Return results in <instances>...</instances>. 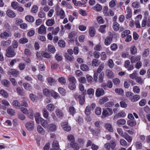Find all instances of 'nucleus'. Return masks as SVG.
I'll list each match as a JSON object with an SVG mask.
<instances>
[{
  "label": "nucleus",
  "mask_w": 150,
  "mask_h": 150,
  "mask_svg": "<svg viewBox=\"0 0 150 150\" xmlns=\"http://www.w3.org/2000/svg\"><path fill=\"white\" fill-rule=\"evenodd\" d=\"M91 109L89 105L86 106L85 110V113L86 116H89L91 113Z\"/></svg>",
  "instance_id": "nucleus-30"
},
{
  "label": "nucleus",
  "mask_w": 150,
  "mask_h": 150,
  "mask_svg": "<svg viewBox=\"0 0 150 150\" xmlns=\"http://www.w3.org/2000/svg\"><path fill=\"white\" fill-rule=\"evenodd\" d=\"M141 57L140 55H138L136 57H132L130 58L131 63L133 64L136 62H139L141 59Z\"/></svg>",
  "instance_id": "nucleus-13"
},
{
  "label": "nucleus",
  "mask_w": 150,
  "mask_h": 150,
  "mask_svg": "<svg viewBox=\"0 0 150 150\" xmlns=\"http://www.w3.org/2000/svg\"><path fill=\"white\" fill-rule=\"evenodd\" d=\"M70 145L71 147L74 149V150H79L80 149V147L78 146V144L75 143V142H71Z\"/></svg>",
  "instance_id": "nucleus-17"
},
{
  "label": "nucleus",
  "mask_w": 150,
  "mask_h": 150,
  "mask_svg": "<svg viewBox=\"0 0 150 150\" xmlns=\"http://www.w3.org/2000/svg\"><path fill=\"white\" fill-rule=\"evenodd\" d=\"M48 51L52 53H54L55 52V49L54 47L52 45H50L48 46Z\"/></svg>",
  "instance_id": "nucleus-44"
},
{
  "label": "nucleus",
  "mask_w": 150,
  "mask_h": 150,
  "mask_svg": "<svg viewBox=\"0 0 150 150\" xmlns=\"http://www.w3.org/2000/svg\"><path fill=\"white\" fill-rule=\"evenodd\" d=\"M15 54L16 53L15 52L13 48L11 46L8 47L7 51L6 56L8 57H14Z\"/></svg>",
  "instance_id": "nucleus-4"
},
{
  "label": "nucleus",
  "mask_w": 150,
  "mask_h": 150,
  "mask_svg": "<svg viewBox=\"0 0 150 150\" xmlns=\"http://www.w3.org/2000/svg\"><path fill=\"white\" fill-rule=\"evenodd\" d=\"M87 93L90 96L89 97L91 98L92 96L94 95V90L93 88H90L87 90Z\"/></svg>",
  "instance_id": "nucleus-51"
},
{
  "label": "nucleus",
  "mask_w": 150,
  "mask_h": 150,
  "mask_svg": "<svg viewBox=\"0 0 150 150\" xmlns=\"http://www.w3.org/2000/svg\"><path fill=\"white\" fill-rule=\"evenodd\" d=\"M18 4L16 1H13L11 3V6L14 9H16L18 8Z\"/></svg>",
  "instance_id": "nucleus-61"
},
{
  "label": "nucleus",
  "mask_w": 150,
  "mask_h": 150,
  "mask_svg": "<svg viewBox=\"0 0 150 150\" xmlns=\"http://www.w3.org/2000/svg\"><path fill=\"white\" fill-rule=\"evenodd\" d=\"M7 111L8 113L11 116L14 115L15 113V110L11 108L8 109Z\"/></svg>",
  "instance_id": "nucleus-59"
},
{
  "label": "nucleus",
  "mask_w": 150,
  "mask_h": 150,
  "mask_svg": "<svg viewBox=\"0 0 150 150\" xmlns=\"http://www.w3.org/2000/svg\"><path fill=\"white\" fill-rule=\"evenodd\" d=\"M105 127L106 129L110 132H113V128L112 125L108 123L105 125Z\"/></svg>",
  "instance_id": "nucleus-41"
},
{
  "label": "nucleus",
  "mask_w": 150,
  "mask_h": 150,
  "mask_svg": "<svg viewBox=\"0 0 150 150\" xmlns=\"http://www.w3.org/2000/svg\"><path fill=\"white\" fill-rule=\"evenodd\" d=\"M123 137L126 139L129 142H131L132 141V137L126 133L125 134Z\"/></svg>",
  "instance_id": "nucleus-31"
},
{
  "label": "nucleus",
  "mask_w": 150,
  "mask_h": 150,
  "mask_svg": "<svg viewBox=\"0 0 150 150\" xmlns=\"http://www.w3.org/2000/svg\"><path fill=\"white\" fill-rule=\"evenodd\" d=\"M105 93L104 91L101 88H97L96 92V95L97 97H99L103 95Z\"/></svg>",
  "instance_id": "nucleus-9"
},
{
  "label": "nucleus",
  "mask_w": 150,
  "mask_h": 150,
  "mask_svg": "<svg viewBox=\"0 0 150 150\" xmlns=\"http://www.w3.org/2000/svg\"><path fill=\"white\" fill-rule=\"evenodd\" d=\"M113 114L112 109L107 108L105 109H103L101 117L103 118H105L106 117L111 115Z\"/></svg>",
  "instance_id": "nucleus-2"
},
{
  "label": "nucleus",
  "mask_w": 150,
  "mask_h": 150,
  "mask_svg": "<svg viewBox=\"0 0 150 150\" xmlns=\"http://www.w3.org/2000/svg\"><path fill=\"white\" fill-rule=\"evenodd\" d=\"M48 83L51 86H53L56 84V81L54 79L51 77H48L47 78Z\"/></svg>",
  "instance_id": "nucleus-26"
},
{
  "label": "nucleus",
  "mask_w": 150,
  "mask_h": 150,
  "mask_svg": "<svg viewBox=\"0 0 150 150\" xmlns=\"http://www.w3.org/2000/svg\"><path fill=\"white\" fill-rule=\"evenodd\" d=\"M25 127L27 129L28 131L33 130L34 128V122L31 121L27 122L25 125Z\"/></svg>",
  "instance_id": "nucleus-5"
},
{
  "label": "nucleus",
  "mask_w": 150,
  "mask_h": 150,
  "mask_svg": "<svg viewBox=\"0 0 150 150\" xmlns=\"http://www.w3.org/2000/svg\"><path fill=\"white\" fill-rule=\"evenodd\" d=\"M40 123L42 126L45 128L47 127L48 123L47 121L42 118H40Z\"/></svg>",
  "instance_id": "nucleus-19"
},
{
  "label": "nucleus",
  "mask_w": 150,
  "mask_h": 150,
  "mask_svg": "<svg viewBox=\"0 0 150 150\" xmlns=\"http://www.w3.org/2000/svg\"><path fill=\"white\" fill-rule=\"evenodd\" d=\"M106 27V25H101L99 29V31L102 33H104L105 31V28Z\"/></svg>",
  "instance_id": "nucleus-57"
},
{
  "label": "nucleus",
  "mask_w": 150,
  "mask_h": 150,
  "mask_svg": "<svg viewBox=\"0 0 150 150\" xmlns=\"http://www.w3.org/2000/svg\"><path fill=\"white\" fill-rule=\"evenodd\" d=\"M86 94L85 91H83L81 95H78L77 93L75 94L74 97L76 100H78L79 104L83 105L85 101V95Z\"/></svg>",
  "instance_id": "nucleus-1"
},
{
  "label": "nucleus",
  "mask_w": 150,
  "mask_h": 150,
  "mask_svg": "<svg viewBox=\"0 0 150 150\" xmlns=\"http://www.w3.org/2000/svg\"><path fill=\"white\" fill-rule=\"evenodd\" d=\"M103 12L105 16H113L114 15V12L111 9H108L107 6H105L103 7Z\"/></svg>",
  "instance_id": "nucleus-3"
},
{
  "label": "nucleus",
  "mask_w": 150,
  "mask_h": 150,
  "mask_svg": "<svg viewBox=\"0 0 150 150\" xmlns=\"http://www.w3.org/2000/svg\"><path fill=\"white\" fill-rule=\"evenodd\" d=\"M89 33L91 37H93L95 35L96 32L94 27H90L89 28Z\"/></svg>",
  "instance_id": "nucleus-27"
},
{
  "label": "nucleus",
  "mask_w": 150,
  "mask_h": 150,
  "mask_svg": "<svg viewBox=\"0 0 150 150\" xmlns=\"http://www.w3.org/2000/svg\"><path fill=\"white\" fill-rule=\"evenodd\" d=\"M58 44L61 47H64L65 46L66 43L64 41L60 40L58 42Z\"/></svg>",
  "instance_id": "nucleus-55"
},
{
  "label": "nucleus",
  "mask_w": 150,
  "mask_h": 150,
  "mask_svg": "<svg viewBox=\"0 0 150 150\" xmlns=\"http://www.w3.org/2000/svg\"><path fill=\"white\" fill-rule=\"evenodd\" d=\"M68 79L69 81L70 82V83L75 84L76 82V79L74 76H70Z\"/></svg>",
  "instance_id": "nucleus-62"
},
{
  "label": "nucleus",
  "mask_w": 150,
  "mask_h": 150,
  "mask_svg": "<svg viewBox=\"0 0 150 150\" xmlns=\"http://www.w3.org/2000/svg\"><path fill=\"white\" fill-rule=\"evenodd\" d=\"M56 114L57 117H62L63 116V114L61 110L59 109H57L56 111Z\"/></svg>",
  "instance_id": "nucleus-48"
},
{
  "label": "nucleus",
  "mask_w": 150,
  "mask_h": 150,
  "mask_svg": "<svg viewBox=\"0 0 150 150\" xmlns=\"http://www.w3.org/2000/svg\"><path fill=\"white\" fill-rule=\"evenodd\" d=\"M105 75L108 78L112 79L114 77V74L112 71L109 69H107L105 72Z\"/></svg>",
  "instance_id": "nucleus-8"
},
{
  "label": "nucleus",
  "mask_w": 150,
  "mask_h": 150,
  "mask_svg": "<svg viewBox=\"0 0 150 150\" xmlns=\"http://www.w3.org/2000/svg\"><path fill=\"white\" fill-rule=\"evenodd\" d=\"M92 65L93 66H98L100 64L98 60L96 59H93L92 61Z\"/></svg>",
  "instance_id": "nucleus-53"
},
{
  "label": "nucleus",
  "mask_w": 150,
  "mask_h": 150,
  "mask_svg": "<svg viewBox=\"0 0 150 150\" xmlns=\"http://www.w3.org/2000/svg\"><path fill=\"white\" fill-rule=\"evenodd\" d=\"M134 145L137 149H142V145L139 141H137L134 143Z\"/></svg>",
  "instance_id": "nucleus-23"
},
{
  "label": "nucleus",
  "mask_w": 150,
  "mask_h": 150,
  "mask_svg": "<svg viewBox=\"0 0 150 150\" xmlns=\"http://www.w3.org/2000/svg\"><path fill=\"white\" fill-rule=\"evenodd\" d=\"M8 74L9 75H11L14 76H16L18 75V72L15 69H12L8 71Z\"/></svg>",
  "instance_id": "nucleus-14"
},
{
  "label": "nucleus",
  "mask_w": 150,
  "mask_h": 150,
  "mask_svg": "<svg viewBox=\"0 0 150 150\" xmlns=\"http://www.w3.org/2000/svg\"><path fill=\"white\" fill-rule=\"evenodd\" d=\"M42 112L44 117L48 119L49 116V112L45 108L43 109L42 110Z\"/></svg>",
  "instance_id": "nucleus-35"
},
{
  "label": "nucleus",
  "mask_w": 150,
  "mask_h": 150,
  "mask_svg": "<svg viewBox=\"0 0 150 150\" xmlns=\"http://www.w3.org/2000/svg\"><path fill=\"white\" fill-rule=\"evenodd\" d=\"M149 51L148 49H145L142 54L143 57H147L149 54Z\"/></svg>",
  "instance_id": "nucleus-56"
},
{
  "label": "nucleus",
  "mask_w": 150,
  "mask_h": 150,
  "mask_svg": "<svg viewBox=\"0 0 150 150\" xmlns=\"http://www.w3.org/2000/svg\"><path fill=\"white\" fill-rule=\"evenodd\" d=\"M11 42V40H8L6 41H3L1 42V45L2 46L7 47L10 44Z\"/></svg>",
  "instance_id": "nucleus-33"
},
{
  "label": "nucleus",
  "mask_w": 150,
  "mask_h": 150,
  "mask_svg": "<svg viewBox=\"0 0 150 150\" xmlns=\"http://www.w3.org/2000/svg\"><path fill=\"white\" fill-rule=\"evenodd\" d=\"M127 124L130 126H133L136 125V122L134 120H129L127 121Z\"/></svg>",
  "instance_id": "nucleus-50"
},
{
  "label": "nucleus",
  "mask_w": 150,
  "mask_h": 150,
  "mask_svg": "<svg viewBox=\"0 0 150 150\" xmlns=\"http://www.w3.org/2000/svg\"><path fill=\"white\" fill-rule=\"evenodd\" d=\"M126 123V121L124 119H120L117 121V125L120 126L121 125H125Z\"/></svg>",
  "instance_id": "nucleus-32"
},
{
  "label": "nucleus",
  "mask_w": 150,
  "mask_h": 150,
  "mask_svg": "<svg viewBox=\"0 0 150 150\" xmlns=\"http://www.w3.org/2000/svg\"><path fill=\"white\" fill-rule=\"evenodd\" d=\"M50 94H51V96L55 99H57L59 97L58 94L53 91H51Z\"/></svg>",
  "instance_id": "nucleus-46"
},
{
  "label": "nucleus",
  "mask_w": 150,
  "mask_h": 150,
  "mask_svg": "<svg viewBox=\"0 0 150 150\" xmlns=\"http://www.w3.org/2000/svg\"><path fill=\"white\" fill-rule=\"evenodd\" d=\"M38 32L40 34H45L46 33L45 27L44 25H41L38 28Z\"/></svg>",
  "instance_id": "nucleus-12"
},
{
  "label": "nucleus",
  "mask_w": 150,
  "mask_h": 150,
  "mask_svg": "<svg viewBox=\"0 0 150 150\" xmlns=\"http://www.w3.org/2000/svg\"><path fill=\"white\" fill-rule=\"evenodd\" d=\"M126 115L125 113L124 112H120L116 114L114 117V119H116L120 117H123Z\"/></svg>",
  "instance_id": "nucleus-18"
},
{
  "label": "nucleus",
  "mask_w": 150,
  "mask_h": 150,
  "mask_svg": "<svg viewBox=\"0 0 150 150\" xmlns=\"http://www.w3.org/2000/svg\"><path fill=\"white\" fill-rule=\"evenodd\" d=\"M47 129L49 132H54L56 130L57 126L54 124L50 123L48 125Z\"/></svg>",
  "instance_id": "nucleus-6"
},
{
  "label": "nucleus",
  "mask_w": 150,
  "mask_h": 150,
  "mask_svg": "<svg viewBox=\"0 0 150 150\" xmlns=\"http://www.w3.org/2000/svg\"><path fill=\"white\" fill-rule=\"evenodd\" d=\"M130 33V31L129 30H126L124 31L121 34V37L124 38L126 36L128 35Z\"/></svg>",
  "instance_id": "nucleus-60"
},
{
  "label": "nucleus",
  "mask_w": 150,
  "mask_h": 150,
  "mask_svg": "<svg viewBox=\"0 0 150 150\" xmlns=\"http://www.w3.org/2000/svg\"><path fill=\"white\" fill-rule=\"evenodd\" d=\"M28 99L25 98H23V100L21 101V103L22 105L21 106H23L25 107L28 106Z\"/></svg>",
  "instance_id": "nucleus-21"
},
{
  "label": "nucleus",
  "mask_w": 150,
  "mask_h": 150,
  "mask_svg": "<svg viewBox=\"0 0 150 150\" xmlns=\"http://www.w3.org/2000/svg\"><path fill=\"white\" fill-rule=\"evenodd\" d=\"M112 38L110 36H107L104 40V44L106 46L109 45L111 43Z\"/></svg>",
  "instance_id": "nucleus-15"
},
{
  "label": "nucleus",
  "mask_w": 150,
  "mask_h": 150,
  "mask_svg": "<svg viewBox=\"0 0 150 150\" xmlns=\"http://www.w3.org/2000/svg\"><path fill=\"white\" fill-rule=\"evenodd\" d=\"M0 93L5 98H7L9 96V95L7 92L4 89H1L0 91Z\"/></svg>",
  "instance_id": "nucleus-25"
},
{
  "label": "nucleus",
  "mask_w": 150,
  "mask_h": 150,
  "mask_svg": "<svg viewBox=\"0 0 150 150\" xmlns=\"http://www.w3.org/2000/svg\"><path fill=\"white\" fill-rule=\"evenodd\" d=\"M81 69L84 71H87L89 70L88 66L85 64H82L80 66Z\"/></svg>",
  "instance_id": "nucleus-45"
},
{
  "label": "nucleus",
  "mask_w": 150,
  "mask_h": 150,
  "mask_svg": "<svg viewBox=\"0 0 150 150\" xmlns=\"http://www.w3.org/2000/svg\"><path fill=\"white\" fill-rule=\"evenodd\" d=\"M58 81L62 84L64 85L66 83L65 78L63 77H60L58 79Z\"/></svg>",
  "instance_id": "nucleus-47"
},
{
  "label": "nucleus",
  "mask_w": 150,
  "mask_h": 150,
  "mask_svg": "<svg viewBox=\"0 0 150 150\" xmlns=\"http://www.w3.org/2000/svg\"><path fill=\"white\" fill-rule=\"evenodd\" d=\"M23 86L24 88L27 90H29L31 89V85L28 83H24L23 84Z\"/></svg>",
  "instance_id": "nucleus-58"
},
{
  "label": "nucleus",
  "mask_w": 150,
  "mask_h": 150,
  "mask_svg": "<svg viewBox=\"0 0 150 150\" xmlns=\"http://www.w3.org/2000/svg\"><path fill=\"white\" fill-rule=\"evenodd\" d=\"M110 148L112 150L114 149L116 146V142L115 140H111L110 142Z\"/></svg>",
  "instance_id": "nucleus-38"
},
{
  "label": "nucleus",
  "mask_w": 150,
  "mask_h": 150,
  "mask_svg": "<svg viewBox=\"0 0 150 150\" xmlns=\"http://www.w3.org/2000/svg\"><path fill=\"white\" fill-rule=\"evenodd\" d=\"M53 148L56 150H58L59 149V145L58 142L57 141H54L52 144Z\"/></svg>",
  "instance_id": "nucleus-36"
},
{
  "label": "nucleus",
  "mask_w": 150,
  "mask_h": 150,
  "mask_svg": "<svg viewBox=\"0 0 150 150\" xmlns=\"http://www.w3.org/2000/svg\"><path fill=\"white\" fill-rule=\"evenodd\" d=\"M61 126L65 131L68 132L71 130V127L69 125L68 122H62L61 123Z\"/></svg>",
  "instance_id": "nucleus-7"
},
{
  "label": "nucleus",
  "mask_w": 150,
  "mask_h": 150,
  "mask_svg": "<svg viewBox=\"0 0 150 150\" xmlns=\"http://www.w3.org/2000/svg\"><path fill=\"white\" fill-rule=\"evenodd\" d=\"M64 56L66 59L70 62L73 61L74 59V57L72 55H70L68 54H65Z\"/></svg>",
  "instance_id": "nucleus-29"
},
{
  "label": "nucleus",
  "mask_w": 150,
  "mask_h": 150,
  "mask_svg": "<svg viewBox=\"0 0 150 150\" xmlns=\"http://www.w3.org/2000/svg\"><path fill=\"white\" fill-rule=\"evenodd\" d=\"M54 106L52 104H48L46 106L47 109L50 111H53L54 109Z\"/></svg>",
  "instance_id": "nucleus-42"
},
{
  "label": "nucleus",
  "mask_w": 150,
  "mask_h": 150,
  "mask_svg": "<svg viewBox=\"0 0 150 150\" xmlns=\"http://www.w3.org/2000/svg\"><path fill=\"white\" fill-rule=\"evenodd\" d=\"M104 65L103 64H101L99 66L96 72L98 73H100L104 68Z\"/></svg>",
  "instance_id": "nucleus-64"
},
{
  "label": "nucleus",
  "mask_w": 150,
  "mask_h": 150,
  "mask_svg": "<svg viewBox=\"0 0 150 150\" xmlns=\"http://www.w3.org/2000/svg\"><path fill=\"white\" fill-rule=\"evenodd\" d=\"M140 98V96L138 95H133L130 100L132 102H135L138 100Z\"/></svg>",
  "instance_id": "nucleus-28"
},
{
  "label": "nucleus",
  "mask_w": 150,
  "mask_h": 150,
  "mask_svg": "<svg viewBox=\"0 0 150 150\" xmlns=\"http://www.w3.org/2000/svg\"><path fill=\"white\" fill-rule=\"evenodd\" d=\"M57 15L62 19L64 18L65 17V13L62 9H60L57 11Z\"/></svg>",
  "instance_id": "nucleus-16"
},
{
  "label": "nucleus",
  "mask_w": 150,
  "mask_h": 150,
  "mask_svg": "<svg viewBox=\"0 0 150 150\" xmlns=\"http://www.w3.org/2000/svg\"><path fill=\"white\" fill-rule=\"evenodd\" d=\"M117 3L116 0H112L109 3V6L110 7H114L116 6Z\"/></svg>",
  "instance_id": "nucleus-52"
},
{
  "label": "nucleus",
  "mask_w": 150,
  "mask_h": 150,
  "mask_svg": "<svg viewBox=\"0 0 150 150\" xmlns=\"http://www.w3.org/2000/svg\"><path fill=\"white\" fill-rule=\"evenodd\" d=\"M126 11L127 14L126 15V18L127 19H129L132 17V10L129 7H127L126 8Z\"/></svg>",
  "instance_id": "nucleus-10"
},
{
  "label": "nucleus",
  "mask_w": 150,
  "mask_h": 150,
  "mask_svg": "<svg viewBox=\"0 0 150 150\" xmlns=\"http://www.w3.org/2000/svg\"><path fill=\"white\" fill-rule=\"evenodd\" d=\"M130 51L132 54H135L137 53V49L135 46H132L130 47Z\"/></svg>",
  "instance_id": "nucleus-40"
},
{
  "label": "nucleus",
  "mask_w": 150,
  "mask_h": 150,
  "mask_svg": "<svg viewBox=\"0 0 150 150\" xmlns=\"http://www.w3.org/2000/svg\"><path fill=\"white\" fill-rule=\"evenodd\" d=\"M72 2L74 5L76 6H81L85 4V3H82L80 1H77L76 0H72Z\"/></svg>",
  "instance_id": "nucleus-39"
},
{
  "label": "nucleus",
  "mask_w": 150,
  "mask_h": 150,
  "mask_svg": "<svg viewBox=\"0 0 150 150\" xmlns=\"http://www.w3.org/2000/svg\"><path fill=\"white\" fill-rule=\"evenodd\" d=\"M108 67L110 68H112L113 67L114 64L112 60L111 59H109L108 62Z\"/></svg>",
  "instance_id": "nucleus-49"
},
{
  "label": "nucleus",
  "mask_w": 150,
  "mask_h": 150,
  "mask_svg": "<svg viewBox=\"0 0 150 150\" xmlns=\"http://www.w3.org/2000/svg\"><path fill=\"white\" fill-rule=\"evenodd\" d=\"M6 14L8 17L11 18H13L16 17V13L11 10L8 9L6 11Z\"/></svg>",
  "instance_id": "nucleus-11"
},
{
  "label": "nucleus",
  "mask_w": 150,
  "mask_h": 150,
  "mask_svg": "<svg viewBox=\"0 0 150 150\" xmlns=\"http://www.w3.org/2000/svg\"><path fill=\"white\" fill-rule=\"evenodd\" d=\"M93 9L99 12L102 10V6L100 4H98L94 7Z\"/></svg>",
  "instance_id": "nucleus-43"
},
{
  "label": "nucleus",
  "mask_w": 150,
  "mask_h": 150,
  "mask_svg": "<svg viewBox=\"0 0 150 150\" xmlns=\"http://www.w3.org/2000/svg\"><path fill=\"white\" fill-rule=\"evenodd\" d=\"M13 105L16 108L19 109L20 108L21 105L20 103L17 100H14L13 103Z\"/></svg>",
  "instance_id": "nucleus-20"
},
{
  "label": "nucleus",
  "mask_w": 150,
  "mask_h": 150,
  "mask_svg": "<svg viewBox=\"0 0 150 150\" xmlns=\"http://www.w3.org/2000/svg\"><path fill=\"white\" fill-rule=\"evenodd\" d=\"M55 23L54 20V19H49L47 20L46 23V24L48 26H52Z\"/></svg>",
  "instance_id": "nucleus-37"
},
{
  "label": "nucleus",
  "mask_w": 150,
  "mask_h": 150,
  "mask_svg": "<svg viewBox=\"0 0 150 150\" xmlns=\"http://www.w3.org/2000/svg\"><path fill=\"white\" fill-rule=\"evenodd\" d=\"M25 20L28 22L32 23L34 22L35 19L34 18L30 15H27L25 18Z\"/></svg>",
  "instance_id": "nucleus-22"
},
{
  "label": "nucleus",
  "mask_w": 150,
  "mask_h": 150,
  "mask_svg": "<svg viewBox=\"0 0 150 150\" xmlns=\"http://www.w3.org/2000/svg\"><path fill=\"white\" fill-rule=\"evenodd\" d=\"M38 16L40 18H43L45 17L46 14L42 10H41L38 12Z\"/></svg>",
  "instance_id": "nucleus-54"
},
{
  "label": "nucleus",
  "mask_w": 150,
  "mask_h": 150,
  "mask_svg": "<svg viewBox=\"0 0 150 150\" xmlns=\"http://www.w3.org/2000/svg\"><path fill=\"white\" fill-rule=\"evenodd\" d=\"M110 48L113 51H115L118 48L117 45L115 43H113L111 45Z\"/></svg>",
  "instance_id": "nucleus-63"
},
{
  "label": "nucleus",
  "mask_w": 150,
  "mask_h": 150,
  "mask_svg": "<svg viewBox=\"0 0 150 150\" xmlns=\"http://www.w3.org/2000/svg\"><path fill=\"white\" fill-rule=\"evenodd\" d=\"M37 130L38 132L42 134H44L45 133L44 129L40 125H38V126Z\"/></svg>",
  "instance_id": "nucleus-24"
},
{
  "label": "nucleus",
  "mask_w": 150,
  "mask_h": 150,
  "mask_svg": "<svg viewBox=\"0 0 150 150\" xmlns=\"http://www.w3.org/2000/svg\"><path fill=\"white\" fill-rule=\"evenodd\" d=\"M112 27L114 30L117 31L120 28V25L117 22H114L113 24Z\"/></svg>",
  "instance_id": "nucleus-34"
}]
</instances>
